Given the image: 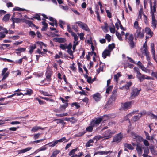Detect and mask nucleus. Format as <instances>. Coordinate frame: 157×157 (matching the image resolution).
<instances>
[{
  "instance_id": "nucleus-1",
  "label": "nucleus",
  "mask_w": 157,
  "mask_h": 157,
  "mask_svg": "<svg viewBox=\"0 0 157 157\" xmlns=\"http://www.w3.org/2000/svg\"><path fill=\"white\" fill-rule=\"evenodd\" d=\"M147 41H146L143 45V47L144 49L141 50L142 55H139V56L141 57H143L144 55H145L147 59H150V57L149 56V52L148 50V49L147 48Z\"/></svg>"
},
{
  "instance_id": "nucleus-2",
  "label": "nucleus",
  "mask_w": 157,
  "mask_h": 157,
  "mask_svg": "<svg viewBox=\"0 0 157 157\" xmlns=\"http://www.w3.org/2000/svg\"><path fill=\"white\" fill-rule=\"evenodd\" d=\"M46 75V80L49 82L52 80L51 77L53 75V71L50 67H47L45 74Z\"/></svg>"
},
{
  "instance_id": "nucleus-3",
  "label": "nucleus",
  "mask_w": 157,
  "mask_h": 157,
  "mask_svg": "<svg viewBox=\"0 0 157 157\" xmlns=\"http://www.w3.org/2000/svg\"><path fill=\"white\" fill-rule=\"evenodd\" d=\"M123 138V134L120 132L114 136L112 142L118 143L121 141Z\"/></svg>"
},
{
  "instance_id": "nucleus-4",
  "label": "nucleus",
  "mask_w": 157,
  "mask_h": 157,
  "mask_svg": "<svg viewBox=\"0 0 157 157\" xmlns=\"http://www.w3.org/2000/svg\"><path fill=\"white\" fill-rule=\"evenodd\" d=\"M134 39V36L132 34L130 35L128 38V42L131 49H132L136 46V43H134L133 41Z\"/></svg>"
},
{
  "instance_id": "nucleus-5",
  "label": "nucleus",
  "mask_w": 157,
  "mask_h": 157,
  "mask_svg": "<svg viewBox=\"0 0 157 157\" xmlns=\"http://www.w3.org/2000/svg\"><path fill=\"white\" fill-rule=\"evenodd\" d=\"M66 140L65 137H63L59 140H55L52 142H50L47 144L49 145V147H53L55 146L59 142L61 143L64 141Z\"/></svg>"
},
{
  "instance_id": "nucleus-6",
  "label": "nucleus",
  "mask_w": 157,
  "mask_h": 157,
  "mask_svg": "<svg viewBox=\"0 0 157 157\" xmlns=\"http://www.w3.org/2000/svg\"><path fill=\"white\" fill-rule=\"evenodd\" d=\"M103 120V117L98 118H96L95 119L93 120L91 122V124L93 126H97Z\"/></svg>"
},
{
  "instance_id": "nucleus-7",
  "label": "nucleus",
  "mask_w": 157,
  "mask_h": 157,
  "mask_svg": "<svg viewBox=\"0 0 157 157\" xmlns=\"http://www.w3.org/2000/svg\"><path fill=\"white\" fill-rule=\"evenodd\" d=\"M114 133H112L110 130H107L104 133V137L105 139H108L111 138Z\"/></svg>"
},
{
  "instance_id": "nucleus-8",
  "label": "nucleus",
  "mask_w": 157,
  "mask_h": 157,
  "mask_svg": "<svg viewBox=\"0 0 157 157\" xmlns=\"http://www.w3.org/2000/svg\"><path fill=\"white\" fill-rule=\"evenodd\" d=\"M131 134L132 136L133 137V139L136 140L135 142H132V144L133 146L132 147H134L136 146V149L137 151V136L136 134L135 133L133 132H131Z\"/></svg>"
},
{
  "instance_id": "nucleus-9",
  "label": "nucleus",
  "mask_w": 157,
  "mask_h": 157,
  "mask_svg": "<svg viewBox=\"0 0 157 157\" xmlns=\"http://www.w3.org/2000/svg\"><path fill=\"white\" fill-rule=\"evenodd\" d=\"M138 67L140 68L141 69V70L144 72L146 73H150L151 70L149 69L145 68L144 67L143 64L140 61H138Z\"/></svg>"
},
{
  "instance_id": "nucleus-10",
  "label": "nucleus",
  "mask_w": 157,
  "mask_h": 157,
  "mask_svg": "<svg viewBox=\"0 0 157 157\" xmlns=\"http://www.w3.org/2000/svg\"><path fill=\"white\" fill-rule=\"evenodd\" d=\"M138 67L140 68L141 69V70L144 72L146 73H150L151 70L149 69L145 68L144 67L143 64L140 61H138Z\"/></svg>"
},
{
  "instance_id": "nucleus-11",
  "label": "nucleus",
  "mask_w": 157,
  "mask_h": 157,
  "mask_svg": "<svg viewBox=\"0 0 157 157\" xmlns=\"http://www.w3.org/2000/svg\"><path fill=\"white\" fill-rule=\"evenodd\" d=\"M132 101L126 102L123 104L122 109L125 111L128 110L130 109L132 105Z\"/></svg>"
},
{
  "instance_id": "nucleus-12",
  "label": "nucleus",
  "mask_w": 157,
  "mask_h": 157,
  "mask_svg": "<svg viewBox=\"0 0 157 157\" xmlns=\"http://www.w3.org/2000/svg\"><path fill=\"white\" fill-rule=\"evenodd\" d=\"M52 40L56 42H58L60 43H65L67 41V40L65 38L62 37L54 38Z\"/></svg>"
},
{
  "instance_id": "nucleus-13",
  "label": "nucleus",
  "mask_w": 157,
  "mask_h": 157,
  "mask_svg": "<svg viewBox=\"0 0 157 157\" xmlns=\"http://www.w3.org/2000/svg\"><path fill=\"white\" fill-rule=\"evenodd\" d=\"M150 6L151 7V16H155L154 13H155L156 12V2H155L154 3V5L153 6V7L152 6L151 2H150Z\"/></svg>"
},
{
  "instance_id": "nucleus-14",
  "label": "nucleus",
  "mask_w": 157,
  "mask_h": 157,
  "mask_svg": "<svg viewBox=\"0 0 157 157\" xmlns=\"http://www.w3.org/2000/svg\"><path fill=\"white\" fill-rule=\"evenodd\" d=\"M111 54V51L106 49L102 53V57L104 59H105L107 56H109Z\"/></svg>"
},
{
  "instance_id": "nucleus-15",
  "label": "nucleus",
  "mask_w": 157,
  "mask_h": 157,
  "mask_svg": "<svg viewBox=\"0 0 157 157\" xmlns=\"http://www.w3.org/2000/svg\"><path fill=\"white\" fill-rule=\"evenodd\" d=\"M144 148V145L142 144H138V155L141 156L142 153V149Z\"/></svg>"
},
{
  "instance_id": "nucleus-16",
  "label": "nucleus",
  "mask_w": 157,
  "mask_h": 157,
  "mask_svg": "<svg viewBox=\"0 0 157 157\" xmlns=\"http://www.w3.org/2000/svg\"><path fill=\"white\" fill-rule=\"evenodd\" d=\"M93 98L96 101L100 100L101 97L100 94L99 93H96L93 95Z\"/></svg>"
},
{
  "instance_id": "nucleus-17",
  "label": "nucleus",
  "mask_w": 157,
  "mask_h": 157,
  "mask_svg": "<svg viewBox=\"0 0 157 157\" xmlns=\"http://www.w3.org/2000/svg\"><path fill=\"white\" fill-rule=\"evenodd\" d=\"M137 95V89H134L131 93V98L132 99H133Z\"/></svg>"
},
{
  "instance_id": "nucleus-18",
  "label": "nucleus",
  "mask_w": 157,
  "mask_h": 157,
  "mask_svg": "<svg viewBox=\"0 0 157 157\" xmlns=\"http://www.w3.org/2000/svg\"><path fill=\"white\" fill-rule=\"evenodd\" d=\"M25 48L19 47L18 48L15 49V51H16V53L17 55H19L21 53L25 51Z\"/></svg>"
},
{
  "instance_id": "nucleus-19",
  "label": "nucleus",
  "mask_w": 157,
  "mask_h": 157,
  "mask_svg": "<svg viewBox=\"0 0 157 157\" xmlns=\"http://www.w3.org/2000/svg\"><path fill=\"white\" fill-rule=\"evenodd\" d=\"M145 32L147 34L149 35L150 37H151L153 35V33L152 31L149 28L147 27L145 28Z\"/></svg>"
},
{
  "instance_id": "nucleus-20",
  "label": "nucleus",
  "mask_w": 157,
  "mask_h": 157,
  "mask_svg": "<svg viewBox=\"0 0 157 157\" xmlns=\"http://www.w3.org/2000/svg\"><path fill=\"white\" fill-rule=\"evenodd\" d=\"M157 21L155 20V16H152V26H153V28L155 29L156 27Z\"/></svg>"
},
{
  "instance_id": "nucleus-21",
  "label": "nucleus",
  "mask_w": 157,
  "mask_h": 157,
  "mask_svg": "<svg viewBox=\"0 0 157 157\" xmlns=\"http://www.w3.org/2000/svg\"><path fill=\"white\" fill-rule=\"evenodd\" d=\"M44 128H42L40 126H35L32 128L31 131L33 132H36L39 129L43 130Z\"/></svg>"
},
{
  "instance_id": "nucleus-22",
  "label": "nucleus",
  "mask_w": 157,
  "mask_h": 157,
  "mask_svg": "<svg viewBox=\"0 0 157 157\" xmlns=\"http://www.w3.org/2000/svg\"><path fill=\"white\" fill-rule=\"evenodd\" d=\"M24 22L26 24H28L30 27H36V25L33 24L32 21H30L25 20L24 21Z\"/></svg>"
},
{
  "instance_id": "nucleus-23",
  "label": "nucleus",
  "mask_w": 157,
  "mask_h": 157,
  "mask_svg": "<svg viewBox=\"0 0 157 157\" xmlns=\"http://www.w3.org/2000/svg\"><path fill=\"white\" fill-rule=\"evenodd\" d=\"M65 120L67 121H69L71 122L72 123H74L76 122L77 120L74 117L71 118H66Z\"/></svg>"
},
{
  "instance_id": "nucleus-24",
  "label": "nucleus",
  "mask_w": 157,
  "mask_h": 157,
  "mask_svg": "<svg viewBox=\"0 0 157 157\" xmlns=\"http://www.w3.org/2000/svg\"><path fill=\"white\" fill-rule=\"evenodd\" d=\"M121 76V75L120 72H118L116 74L114 75V79L117 82L118 81V79L119 77Z\"/></svg>"
},
{
  "instance_id": "nucleus-25",
  "label": "nucleus",
  "mask_w": 157,
  "mask_h": 157,
  "mask_svg": "<svg viewBox=\"0 0 157 157\" xmlns=\"http://www.w3.org/2000/svg\"><path fill=\"white\" fill-rule=\"evenodd\" d=\"M116 99L112 97L111 96L110 98H109L108 101L107 102V104L109 105L113 103L115 101Z\"/></svg>"
},
{
  "instance_id": "nucleus-26",
  "label": "nucleus",
  "mask_w": 157,
  "mask_h": 157,
  "mask_svg": "<svg viewBox=\"0 0 157 157\" xmlns=\"http://www.w3.org/2000/svg\"><path fill=\"white\" fill-rule=\"evenodd\" d=\"M94 140L93 139H90L86 144V146L88 147L93 145Z\"/></svg>"
},
{
  "instance_id": "nucleus-27",
  "label": "nucleus",
  "mask_w": 157,
  "mask_h": 157,
  "mask_svg": "<svg viewBox=\"0 0 157 157\" xmlns=\"http://www.w3.org/2000/svg\"><path fill=\"white\" fill-rule=\"evenodd\" d=\"M142 14H143L146 19H147V16L144 13V12H143V9L142 7L140 9V10L139 11V12L138 16L140 18H141V15Z\"/></svg>"
},
{
  "instance_id": "nucleus-28",
  "label": "nucleus",
  "mask_w": 157,
  "mask_h": 157,
  "mask_svg": "<svg viewBox=\"0 0 157 157\" xmlns=\"http://www.w3.org/2000/svg\"><path fill=\"white\" fill-rule=\"evenodd\" d=\"M138 75H141V76H140L138 77V79L140 82L143 81L145 79V75H141V74L138 71Z\"/></svg>"
},
{
  "instance_id": "nucleus-29",
  "label": "nucleus",
  "mask_w": 157,
  "mask_h": 157,
  "mask_svg": "<svg viewBox=\"0 0 157 157\" xmlns=\"http://www.w3.org/2000/svg\"><path fill=\"white\" fill-rule=\"evenodd\" d=\"M10 16V14H7L5 15L2 19L3 21L5 22H7L9 20Z\"/></svg>"
},
{
  "instance_id": "nucleus-30",
  "label": "nucleus",
  "mask_w": 157,
  "mask_h": 157,
  "mask_svg": "<svg viewBox=\"0 0 157 157\" xmlns=\"http://www.w3.org/2000/svg\"><path fill=\"white\" fill-rule=\"evenodd\" d=\"M68 106V103H65L64 105H61L60 107V109L62 111H64L66 107Z\"/></svg>"
},
{
  "instance_id": "nucleus-31",
  "label": "nucleus",
  "mask_w": 157,
  "mask_h": 157,
  "mask_svg": "<svg viewBox=\"0 0 157 157\" xmlns=\"http://www.w3.org/2000/svg\"><path fill=\"white\" fill-rule=\"evenodd\" d=\"M42 25H44L41 29L42 31H46L47 29L48 25L47 23L44 21L42 22Z\"/></svg>"
},
{
  "instance_id": "nucleus-32",
  "label": "nucleus",
  "mask_w": 157,
  "mask_h": 157,
  "mask_svg": "<svg viewBox=\"0 0 157 157\" xmlns=\"http://www.w3.org/2000/svg\"><path fill=\"white\" fill-rule=\"evenodd\" d=\"M124 146L129 150H133L134 147L132 146L131 144L127 143H125L124 144Z\"/></svg>"
},
{
  "instance_id": "nucleus-33",
  "label": "nucleus",
  "mask_w": 157,
  "mask_h": 157,
  "mask_svg": "<svg viewBox=\"0 0 157 157\" xmlns=\"http://www.w3.org/2000/svg\"><path fill=\"white\" fill-rule=\"evenodd\" d=\"M32 149V147H28L26 148L25 149H23L19 150V153H23L26 152Z\"/></svg>"
},
{
  "instance_id": "nucleus-34",
  "label": "nucleus",
  "mask_w": 157,
  "mask_h": 157,
  "mask_svg": "<svg viewBox=\"0 0 157 157\" xmlns=\"http://www.w3.org/2000/svg\"><path fill=\"white\" fill-rule=\"evenodd\" d=\"M90 125L87 127L86 128V131L89 132H91L93 130V127L94 126H93L92 124H91V123L90 124Z\"/></svg>"
},
{
  "instance_id": "nucleus-35",
  "label": "nucleus",
  "mask_w": 157,
  "mask_h": 157,
  "mask_svg": "<svg viewBox=\"0 0 157 157\" xmlns=\"http://www.w3.org/2000/svg\"><path fill=\"white\" fill-rule=\"evenodd\" d=\"M144 29H143L142 31H139V33H138V37H140V38H143L144 37Z\"/></svg>"
},
{
  "instance_id": "nucleus-36",
  "label": "nucleus",
  "mask_w": 157,
  "mask_h": 157,
  "mask_svg": "<svg viewBox=\"0 0 157 157\" xmlns=\"http://www.w3.org/2000/svg\"><path fill=\"white\" fill-rule=\"evenodd\" d=\"M82 28L86 31H90L89 29L86 24L84 23L82 26Z\"/></svg>"
},
{
  "instance_id": "nucleus-37",
  "label": "nucleus",
  "mask_w": 157,
  "mask_h": 157,
  "mask_svg": "<svg viewBox=\"0 0 157 157\" xmlns=\"http://www.w3.org/2000/svg\"><path fill=\"white\" fill-rule=\"evenodd\" d=\"M109 50L111 51L115 48V44L114 43H112L111 44H109L108 46Z\"/></svg>"
},
{
  "instance_id": "nucleus-38",
  "label": "nucleus",
  "mask_w": 157,
  "mask_h": 157,
  "mask_svg": "<svg viewBox=\"0 0 157 157\" xmlns=\"http://www.w3.org/2000/svg\"><path fill=\"white\" fill-rule=\"evenodd\" d=\"M117 89L113 90L112 91V94L111 95V96H112V97L116 99L117 95Z\"/></svg>"
},
{
  "instance_id": "nucleus-39",
  "label": "nucleus",
  "mask_w": 157,
  "mask_h": 157,
  "mask_svg": "<svg viewBox=\"0 0 157 157\" xmlns=\"http://www.w3.org/2000/svg\"><path fill=\"white\" fill-rule=\"evenodd\" d=\"M116 35L117 37L119 39V40L122 41L123 40V39L122 38L121 34L118 31H116Z\"/></svg>"
},
{
  "instance_id": "nucleus-40",
  "label": "nucleus",
  "mask_w": 157,
  "mask_h": 157,
  "mask_svg": "<svg viewBox=\"0 0 157 157\" xmlns=\"http://www.w3.org/2000/svg\"><path fill=\"white\" fill-rule=\"evenodd\" d=\"M134 28L136 29V33L134 35L135 38L136 39V33H137V19L136 20V21H135L134 23Z\"/></svg>"
},
{
  "instance_id": "nucleus-41",
  "label": "nucleus",
  "mask_w": 157,
  "mask_h": 157,
  "mask_svg": "<svg viewBox=\"0 0 157 157\" xmlns=\"http://www.w3.org/2000/svg\"><path fill=\"white\" fill-rule=\"evenodd\" d=\"M103 137L100 135H97L95 136L93 139V140H96V141L99 140L100 139L103 138Z\"/></svg>"
},
{
  "instance_id": "nucleus-42",
  "label": "nucleus",
  "mask_w": 157,
  "mask_h": 157,
  "mask_svg": "<svg viewBox=\"0 0 157 157\" xmlns=\"http://www.w3.org/2000/svg\"><path fill=\"white\" fill-rule=\"evenodd\" d=\"M30 48L29 51V52L30 54H32L33 51V50L36 48V45L35 44H34L33 45L30 46Z\"/></svg>"
},
{
  "instance_id": "nucleus-43",
  "label": "nucleus",
  "mask_w": 157,
  "mask_h": 157,
  "mask_svg": "<svg viewBox=\"0 0 157 157\" xmlns=\"http://www.w3.org/2000/svg\"><path fill=\"white\" fill-rule=\"evenodd\" d=\"M67 44L65 43L64 44H60L59 47L62 50H65L66 49V45Z\"/></svg>"
},
{
  "instance_id": "nucleus-44",
  "label": "nucleus",
  "mask_w": 157,
  "mask_h": 157,
  "mask_svg": "<svg viewBox=\"0 0 157 157\" xmlns=\"http://www.w3.org/2000/svg\"><path fill=\"white\" fill-rule=\"evenodd\" d=\"M74 106H75L76 109H78L80 107V105H79L78 103L77 102H74L71 104V106L73 107Z\"/></svg>"
},
{
  "instance_id": "nucleus-45",
  "label": "nucleus",
  "mask_w": 157,
  "mask_h": 157,
  "mask_svg": "<svg viewBox=\"0 0 157 157\" xmlns=\"http://www.w3.org/2000/svg\"><path fill=\"white\" fill-rule=\"evenodd\" d=\"M13 11H24L26 10H25L24 9L21 8H20L19 7H16L14 8L13 9Z\"/></svg>"
},
{
  "instance_id": "nucleus-46",
  "label": "nucleus",
  "mask_w": 157,
  "mask_h": 157,
  "mask_svg": "<svg viewBox=\"0 0 157 157\" xmlns=\"http://www.w3.org/2000/svg\"><path fill=\"white\" fill-rule=\"evenodd\" d=\"M108 87L106 89V93L107 94H109L110 91L113 88V86H107Z\"/></svg>"
},
{
  "instance_id": "nucleus-47",
  "label": "nucleus",
  "mask_w": 157,
  "mask_h": 157,
  "mask_svg": "<svg viewBox=\"0 0 157 157\" xmlns=\"http://www.w3.org/2000/svg\"><path fill=\"white\" fill-rule=\"evenodd\" d=\"M151 53L152 54V56L155 55V50L154 47V44H151Z\"/></svg>"
},
{
  "instance_id": "nucleus-48",
  "label": "nucleus",
  "mask_w": 157,
  "mask_h": 157,
  "mask_svg": "<svg viewBox=\"0 0 157 157\" xmlns=\"http://www.w3.org/2000/svg\"><path fill=\"white\" fill-rule=\"evenodd\" d=\"M22 20L18 18H14L11 20L12 21H13L14 23H18L20 22Z\"/></svg>"
},
{
  "instance_id": "nucleus-49",
  "label": "nucleus",
  "mask_w": 157,
  "mask_h": 157,
  "mask_svg": "<svg viewBox=\"0 0 157 157\" xmlns=\"http://www.w3.org/2000/svg\"><path fill=\"white\" fill-rule=\"evenodd\" d=\"M32 17L37 19L38 21H40L41 20L40 15L38 14H35V16Z\"/></svg>"
},
{
  "instance_id": "nucleus-50",
  "label": "nucleus",
  "mask_w": 157,
  "mask_h": 157,
  "mask_svg": "<svg viewBox=\"0 0 157 157\" xmlns=\"http://www.w3.org/2000/svg\"><path fill=\"white\" fill-rule=\"evenodd\" d=\"M146 111H143L140 113H138V117H141L142 116H144L146 115Z\"/></svg>"
},
{
  "instance_id": "nucleus-51",
  "label": "nucleus",
  "mask_w": 157,
  "mask_h": 157,
  "mask_svg": "<svg viewBox=\"0 0 157 157\" xmlns=\"http://www.w3.org/2000/svg\"><path fill=\"white\" fill-rule=\"evenodd\" d=\"M86 132V131H85L80 132L76 135V136L78 137H81L83 136Z\"/></svg>"
},
{
  "instance_id": "nucleus-52",
  "label": "nucleus",
  "mask_w": 157,
  "mask_h": 157,
  "mask_svg": "<svg viewBox=\"0 0 157 157\" xmlns=\"http://www.w3.org/2000/svg\"><path fill=\"white\" fill-rule=\"evenodd\" d=\"M33 93V91L31 89H29L26 90V92L25 94V95H30Z\"/></svg>"
},
{
  "instance_id": "nucleus-53",
  "label": "nucleus",
  "mask_w": 157,
  "mask_h": 157,
  "mask_svg": "<svg viewBox=\"0 0 157 157\" xmlns=\"http://www.w3.org/2000/svg\"><path fill=\"white\" fill-rule=\"evenodd\" d=\"M60 152V151L59 150H56L53 152L52 155L51 157H52V156H56Z\"/></svg>"
},
{
  "instance_id": "nucleus-54",
  "label": "nucleus",
  "mask_w": 157,
  "mask_h": 157,
  "mask_svg": "<svg viewBox=\"0 0 157 157\" xmlns=\"http://www.w3.org/2000/svg\"><path fill=\"white\" fill-rule=\"evenodd\" d=\"M77 149L75 148L72 149L69 153V156H71L72 155H74L75 152L77 151Z\"/></svg>"
},
{
  "instance_id": "nucleus-55",
  "label": "nucleus",
  "mask_w": 157,
  "mask_h": 157,
  "mask_svg": "<svg viewBox=\"0 0 157 157\" xmlns=\"http://www.w3.org/2000/svg\"><path fill=\"white\" fill-rule=\"evenodd\" d=\"M71 35L74 37V41H77L78 39L77 35L75 33H71Z\"/></svg>"
},
{
  "instance_id": "nucleus-56",
  "label": "nucleus",
  "mask_w": 157,
  "mask_h": 157,
  "mask_svg": "<svg viewBox=\"0 0 157 157\" xmlns=\"http://www.w3.org/2000/svg\"><path fill=\"white\" fill-rule=\"evenodd\" d=\"M112 25L113 26V27L110 28V32L112 33H114L115 32V29L113 23H112Z\"/></svg>"
},
{
  "instance_id": "nucleus-57",
  "label": "nucleus",
  "mask_w": 157,
  "mask_h": 157,
  "mask_svg": "<svg viewBox=\"0 0 157 157\" xmlns=\"http://www.w3.org/2000/svg\"><path fill=\"white\" fill-rule=\"evenodd\" d=\"M47 144L46 145H44L42 147H41L40 148L38 149V151H44L47 148V147H46V145H47Z\"/></svg>"
},
{
  "instance_id": "nucleus-58",
  "label": "nucleus",
  "mask_w": 157,
  "mask_h": 157,
  "mask_svg": "<svg viewBox=\"0 0 157 157\" xmlns=\"http://www.w3.org/2000/svg\"><path fill=\"white\" fill-rule=\"evenodd\" d=\"M96 13L97 14V19L99 21L101 22V17L99 15V12H98V10H97L95 11Z\"/></svg>"
},
{
  "instance_id": "nucleus-59",
  "label": "nucleus",
  "mask_w": 157,
  "mask_h": 157,
  "mask_svg": "<svg viewBox=\"0 0 157 157\" xmlns=\"http://www.w3.org/2000/svg\"><path fill=\"white\" fill-rule=\"evenodd\" d=\"M78 70L79 72H83V71L82 68H81L80 67H82V64L79 62H78Z\"/></svg>"
},
{
  "instance_id": "nucleus-60",
  "label": "nucleus",
  "mask_w": 157,
  "mask_h": 157,
  "mask_svg": "<svg viewBox=\"0 0 157 157\" xmlns=\"http://www.w3.org/2000/svg\"><path fill=\"white\" fill-rule=\"evenodd\" d=\"M106 11L107 14V17L109 18H111L112 17L111 13L108 10H106Z\"/></svg>"
},
{
  "instance_id": "nucleus-61",
  "label": "nucleus",
  "mask_w": 157,
  "mask_h": 157,
  "mask_svg": "<svg viewBox=\"0 0 157 157\" xmlns=\"http://www.w3.org/2000/svg\"><path fill=\"white\" fill-rule=\"evenodd\" d=\"M105 38L107 40L108 42H109L111 40V36L109 34H106L105 36Z\"/></svg>"
},
{
  "instance_id": "nucleus-62",
  "label": "nucleus",
  "mask_w": 157,
  "mask_h": 157,
  "mask_svg": "<svg viewBox=\"0 0 157 157\" xmlns=\"http://www.w3.org/2000/svg\"><path fill=\"white\" fill-rule=\"evenodd\" d=\"M144 132L145 135V136H146V139L147 140H150V136H149V133L145 131H144Z\"/></svg>"
},
{
  "instance_id": "nucleus-63",
  "label": "nucleus",
  "mask_w": 157,
  "mask_h": 157,
  "mask_svg": "<svg viewBox=\"0 0 157 157\" xmlns=\"http://www.w3.org/2000/svg\"><path fill=\"white\" fill-rule=\"evenodd\" d=\"M36 100H37L38 101L39 103L41 105L44 104V101L38 98H36Z\"/></svg>"
},
{
  "instance_id": "nucleus-64",
  "label": "nucleus",
  "mask_w": 157,
  "mask_h": 157,
  "mask_svg": "<svg viewBox=\"0 0 157 157\" xmlns=\"http://www.w3.org/2000/svg\"><path fill=\"white\" fill-rule=\"evenodd\" d=\"M143 143L144 145L146 146L147 147L149 145V143L148 141L145 139H144L143 141Z\"/></svg>"
}]
</instances>
